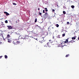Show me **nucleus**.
<instances>
[{
	"label": "nucleus",
	"instance_id": "nucleus-12",
	"mask_svg": "<svg viewBox=\"0 0 79 79\" xmlns=\"http://www.w3.org/2000/svg\"><path fill=\"white\" fill-rule=\"evenodd\" d=\"M68 39H67L66 40L64 41V44H66V43H68Z\"/></svg>",
	"mask_w": 79,
	"mask_h": 79
},
{
	"label": "nucleus",
	"instance_id": "nucleus-6",
	"mask_svg": "<svg viewBox=\"0 0 79 79\" xmlns=\"http://www.w3.org/2000/svg\"><path fill=\"white\" fill-rule=\"evenodd\" d=\"M7 27H8V29L9 30L12 29H13V27L11 26H7Z\"/></svg>",
	"mask_w": 79,
	"mask_h": 79
},
{
	"label": "nucleus",
	"instance_id": "nucleus-31",
	"mask_svg": "<svg viewBox=\"0 0 79 79\" xmlns=\"http://www.w3.org/2000/svg\"><path fill=\"white\" fill-rule=\"evenodd\" d=\"M15 23H18V21H16Z\"/></svg>",
	"mask_w": 79,
	"mask_h": 79
},
{
	"label": "nucleus",
	"instance_id": "nucleus-11",
	"mask_svg": "<svg viewBox=\"0 0 79 79\" xmlns=\"http://www.w3.org/2000/svg\"><path fill=\"white\" fill-rule=\"evenodd\" d=\"M49 42H50V43H51L52 45H55V44H53V41L50 40H49Z\"/></svg>",
	"mask_w": 79,
	"mask_h": 79
},
{
	"label": "nucleus",
	"instance_id": "nucleus-8",
	"mask_svg": "<svg viewBox=\"0 0 79 79\" xmlns=\"http://www.w3.org/2000/svg\"><path fill=\"white\" fill-rule=\"evenodd\" d=\"M3 31H2L1 33H0V36L2 37L3 38Z\"/></svg>",
	"mask_w": 79,
	"mask_h": 79
},
{
	"label": "nucleus",
	"instance_id": "nucleus-15",
	"mask_svg": "<svg viewBox=\"0 0 79 79\" xmlns=\"http://www.w3.org/2000/svg\"><path fill=\"white\" fill-rule=\"evenodd\" d=\"M72 40H75V39H76V37H72Z\"/></svg>",
	"mask_w": 79,
	"mask_h": 79
},
{
	"label": "nucleus",
	"instance_id": "nucleus-34",
	"mask_svg": "<svg viewBox=\"0 0 79 79\" xmlns=\"http://www.w3.org/2000/svg\"><path fill=\"white\" fill-rule=\"evenodd\" d=\"M44 47H46V45L44 46Z\"/></svg>",
	"mask_w": 79,
	"mask_h": 79
},
{
	"label": "nucleus",
	"instance_id": "nucleus-37",
	"mask_svg": "<svg viewBox=\"0 0 79 79\" xmlns=\"http://www.w3.org/2000/svg\"><path fill=\"white\" fill-rule=\"evenodd\" d=\"M2 19H1V20H2Z\"/></svg>",
	"mask_w": 79,
	"mask_h": 79
},
{
	"label": "nucleus",
	"instance_id": "nucleus-1",
	"mask_svg": "<svg viewBox=\"0 0 79 79\" xmlns=\"http://www.w3.org/2000/svg\"><path fill=\"white\" fill-rule=\"evenodd\" d=\"M73 42H75V41L73 40H71L70 41L68 42L67 44L68 45H71Z\"/></svg>",
	"mask_w": 79,
	"mask_h": 79
},
{
	"label": "nucleus",
	"instance_id": "nucleus-9",
	"mask_svg": "<svg viewBox=\"0 0 79 79\" xmlns=\"http://www.w3.org/2000/svg\"><path fill=\"white\" fill-rule=\"evenodd\" d=\"M10 35L8 34L7 35V36L6 37V39H10Z\"/></svg>",
	"mask_w": 79,
	"mask_h": 79
},
{
	"label": "nucleus",
	"instance_id": "nucleus-10",
	"mask_svg": "<svg viewBox=\"0 0 79 79\" xmlns=\"http://www.w3.org/2000/svg\"><path fill=\"white\" fill-rule=\"evenodd\" d=\"M4 13L6 14V16H9V15H10V14H9V13H8V12H4Z\"/></svg>",
	"mask_w": 79,
	"mask_h": 79
},
{
	"label": "nucleus",
	"instance_id": "nucleus-27",
	"mask_svg": "<svg viewBox=\"0 0 79 79\" xmlns=\"http://www.w3.org/2000/svg\"><path fill=\"white\" fill-rule=\"evenodd\" d=\"M39 15H42V13H40V12L39 13Z\"/></svg>",
	"mask_w": 79,
	"mask_h": 79
},
{
	"label": "nucleus",
	"instance_id": "nucleus-5",
	"mask_svg": "<svg viewBox=\"0 0 79 79\" xmlns=\"http://www.w3.org/2000/svg\"><path fill=\"white\" fill-rule=\"evenodd\" d=\"M16 42H17V40H15L13 41V44L15 45H17V43Z\"/></svg>",
	"mask_w": 79,
	"mask_h": 79
},
{
	"label": "nucleus",
	"instance_id": "nucleus-16",
	"mask_svg": "<svg viewBox=\"0 0 79 79\" xmlns=\"http://www.w3.org/2000/svg\"><path fill=\"white\" fill-rule=\"evenodd\" d=\"M5 58H8V56H6V55H5L4 56Z\"/></svg>",
	"mask_w": 79,
	"mask_h": 79
},
{
	"label": "nucleus",
	"instance_id": "nucleus-20",
	"mask_svg": "<svg viewBox=\"0 0 79 79\" xmlns=\"http://www.w3.org/2000/svg\"><path fill=\"white\" fill-rule=\"evenodd\" d=\"M12 3H13V5H16V4L15 3V2H13Z\"/></svg>",
	"mask_w": 79,
	"mask_h": 79
},
{
	"label": "nucleus",
	"instance_id": "nucleus-39",
	"mask_svg": "<svg viewBox=\"0 0 79 79\" xmlns=\"http://www.w3.org/2000/svg\"><path fill=\"white\" fill-rule=\"evenodd\" d=\"M4 40H5V39H4Z\"/></svg>",
	"mask_w": 79,
	"mask_h": 79
},
{
	"label": "nucleus",
	"instance_id": "nucleus-18",
	"mask_svg": "<svg viewBox=\"0 0 79 79\" xmlns=\"http://www.w3.org/2000/svg\"><path fill=\"white\" fill-rule=\"evenodd\" d=\"M71 7L73 9V8H74V6H71Z\"/></svg>",
	"mask_w": 79,
	"mask_h": 79
},
{
	"label": "nucleus",
	"instance_id": "nucleus-19",
	"mask_svg": "<svg viewBox=\"0 0 79 79\" xmlns=\"http://www.w3.org/2000/svg\"><path fill=\"white\" fill-rule=\"evenodd\" d=\"M63 14H64V15H66V13L65 12V11H63Z\"/></svg>",
	"mask_w": 79,
	"mask_h": 79
},
{
	"label": "nucleus",
	"instance_id": "nucleus-4",
	"mask_svg": "<svg viewBox=\"0 0 79 79\" xmlns=\"http://www.w3.org/2000/svg\"><path fill=\"white\" fill-rule=\"evenodd\" d=\"M51 45L52 44L50 42H49L47 43V45H48V47H51Z\"/></svg>",
	"mask_w": 79,
	"mask_h": 79
},
{
	"label": "nucleus",
	"instance_id": "nucleus-30",
	"mask_svg": "<svg viewBox=\"0 0 79 79\" xmlns=\"http://www.w3.org/2000/svg\"><path fill=\"white\" fill-rule=\"evenodd\" d=\"M2 56H0V58H2Z\"/></svg>",
	"mask_w": 79,
	"mask_h": 79
},
{
	"label": "nucleus",
	"instance_id": "nucleus-22",
	"mask_svg": "<svg viewBox=\"0 0 79 79\" xmlns=\"http://www.w3.org/2000/svg\"><path fill=\"white\" fill-rule=\"evenodd\" d=\"M37 18H36V19H35V23H36V22H37Z\"/></svg>",
	"mask_w": 79,
	"mask_h": 79
},
{
	"label": "nucleus",
	"instance_id": "nucleus-14",
	"mask_svg": "<svg viewBox=\"0 0 79 79\" xmlns=\"http://www.w3.org/2000/svg\"><path fill=\"white\" fill-rule=\"evenodd\" d=\"M69 56V54H67L65 56V57H66V58H67L68 57V56Z\"/></svg>",
	"mask_w": 79,
	"mask_h": 79
},
{
	"label": "nucleus",
	"instance_id": "nucleus-17",
	"mask_svg": "<svg viewBox=\"0 0 79 79\" xmlns=\"http://www.w3.org/2000/svg\"><path fill=\"white\" fill-rule=\"evenodd\" d=\"M44 9L45 10V11H46L47 12V11H48V10H47V8H44Z\"/></svg>",
	"mask_w": 79,
	"mask_h": 79
},
{
	"label": "nucleus",
	"instance_id": "nucleus-23",
	"mask_svg": "<svg viewBox=\"0 0 79 79\" xmlns=\"http://www.w3.org/2000/svg\"><path fill=\"white\" fill-rule=\"evenodd\" d=\"M65 36V34L64 33L62 35V37H64Z\"/></svg>",
	"mask_w": 79,
	"mask_h": 79
},
{
	"label": "nucleus",
	"instance_id": "nucleus-24",
	"mask_svg": "<svg viewBox=\"0 0 79 79\" xmlns=\"http://www.w3.org/2000/svg\"><path fill=\"white\" fill-rule=\"evenodd\" d=\"M5 23H8V21L7 20H6L5 21Z\"/></svg>",
	"mask_w": 79,
	"mask_h": 79
},
{
	"label": "nucleus",
	"instance_id": "nucleus-28",
	"mask_svg": "<svg viewBox=\"0 0 79 79\" xmlns=\"http://www.w3.org/2000/svg\"><path fill=\"white\" fill-rule=\"evenodd\" d=\"M52 11L54 12L55 11V10L54 9H52Z\"/></svg>",
	"mask_w": 79,
	"mask_h": 79
},
{
	"label": "nucleus",
	"instance_id": "nucleus-29",
	"mask_svg": "<svg viewBox=\"0 0 79 79\" xmlns=\"http://www.w3.org/2000/svg\"><path fill=\"white\" fill-rule=\"evenodd\" d=\"M34 39H35V40H37V38H34Z\"/></svg>",
	"mask_w": 79,
	"mask_h": 79
},
{
	"label": "nucleus",
	"instance_id": "nucleus-35",
	"mask_svg": "<svg viewBox=\"0 0 79 79\" xmlns=\"http://www.w3.org/2000/svg\"><path fill=\"white\" fill-rule=\"evenodd\" d=\"M47 35H48V32H47Z\"/></svg>",
	"mask_w": 79,
	"mask_h": 79
},
{
	"label": "nucleus",
	"instance_id": "nucleus-26",
	"mask_svg": "<svg viewBox=\"0 0 79 79\" xmlns=\"http://www.w3.org/2000/svg\"><path fill=\"white\" fill-rule=\"evenodd\" d=\"M67 24H69V22H67Z\"/></svg>",
	"mask_w": 79,
	"mask_h": 79
},
{
	"label": "nucleus",
	"instance_id": "nucleus-33",
	"mask_svg": "<svg viewBox=\"0 0 79 79\" xmlns=\"http://www.w3.org/2000/svg\"><path fill=\"white\" fill-rule=\"evenodd\" d=\"M52 39H54V36H53V37H52Z\"/></svg>",
	"mask_w": 79,
	"mask_h": 79
},
{
	"label": "nucleus",
	"instance_id": "nucleus-3",
	"mask_svg": "<svg viewBox=\"0 0 79 79\" xmlns=\"http://www.w3.org/2000/svg\"><path fill=\"white\" fill-rule=\"evenodd\" d=\"M44 37L41 38L39 41L40 42L41 44L43 43V42H44Z\"/></svg>",
	"mask_w": 79,
	"mask_h": 79
},
{
	"label": "nucleus",
	"instance_id": "nucleus-32",
	"mask_svg": "<svg viewBox=\"0 0 79 79\" xmlns=\"http://www.w3.org/2000/svg\"><path fill=\"white\" fill-rule=\"evenodd\" d=\"M38 10H40V8H38Z\"/></svg>",
	"mask_w": 79,
	"mask_h": 79
},
{
	"label": "nucleus",
	"instance_id": "nucleus-25",
	"mask_svg": "<svg viewBox=\"0 0 79 79\" xmlns=\"http://www.w3.org/2000/svg\"><path fill=\"white\" fill-rule=\"evenodd\" d=\"M43 13H45V10H43Z\"/></svg>",
	"mask_w": 79,
	"mask_h": 79
},
{
	"label": "nucleus",
	"instance_id": "nucleus-38",
	"mask_svg": "<svg viewBox=\"0 0 79 79\" xmlns=\"http://www.w3.org/2000/svg\"><path fill=\"white\" fill-rule=\"evenodd\" d=\"M49 28H50V27H49L48 28V29H49Z\"/></svg>",
	"mask_w": 79,
	"mask_h": 79
},
{
	"label": "nucleus",
	"instance_id": "nucleus-13",
	"mask_svg": "<svg viewBox=\"0 0 79 79\" xmlns=\"http://www.w3.org/2000/svg\"><path fill=\"white\" fill-rule=\"evenodd\" d=\"M17 45L18 44H20V42L19 41H17Z\"/></svg>",
	"mask_w": 79,
	"mask_h": 79
},
{
	"label": "nucleus",
	"instance_id": "nucleus-36",
	"mask_svg": "<svg viewBox=\"0 0 79 79\" xmlns=\"http://www.w3.org/2000/svg\"><path fill=\"white\" fill-rule=\"evenodd\" d=\"M57 6H58V5H57Z\"/></svg>",
	"mask_w": 79,
	"mask_h": 79
},
{
	"label": "nucleus",
	"instance_id": "nucleus-21",
	"mask_svg": "<svg viewBox=\"0 0 79 79\" xmlns=\"http://www.w3.org/2000/svg\"><path fill=\"white\" fill-rule=\"evenodd\" d=\"M56 27H59V25H58V24H56Z\"/></svg>",
	"mask_w": 79,
	"mask_h": 79
},
{
	"label": "nucleus",
	"instance_id": "nucleus-7",
	"mask_svg": "<svg viewBox=\"0 0 79 79\" xmlns=\"http://www.w3.org/2000/svg\"><path fill=\"white\" fill-rule=\"evenodd\" d=\"M12 39L11 38H10L9 39H8V42H9V43H11V42H12Z\"/></svg>",
	"mask_w": 79,
	"mask_h": 79
},
{
	"label": "nucleus",
	"instance_id": "nucleus-2",
	"mask_svg": "<svg viewBox=\"0 0 79 79\" xmlns=\"http://www.w3.org/2000/svg\"><path fill=\"white\" fill-rule=\"evenodd\" d=\"M48 13L47 12H46L45 14H44V18H45V19H46L47 18H48Z\"/></svg>",
	"mask_w": 79,
	"mask_h": 79
}]
</instances>
